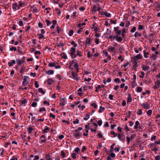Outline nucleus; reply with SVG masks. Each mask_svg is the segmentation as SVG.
Wrapping results in <instances>:
<instances>
[{
	"mask_svg": "<svg viewBox=\"0 0 160 160\" xmlns=\"http://www.w3.org/2000/svg\"><path fill=\"white\" fill-rule=\"evenodd\" d=\"M76 48L72 47L70 48L69 51V54L72 59H74L76 58Z\"/></svg>",
	"mask_w": 160,
	"mask_h": 160,
	"instance_id": "1",
	"label": "nucleus"
},
{
	"mask_svg": "<svg viewBox=\"0 0 160 160\" xmlns=\"http://www.w3.org/2000/svg\"><path fill=\"white\" fill-rule=\"evenodd\" d=\"M72 62L75 69L78 72L79 70V68H78L79 64L78 62L73 60L72 61Z\"/></svg>",
	"mask_w": 160,
	"mask_h": 160,
	"instance_id": "2",
	"label": "nucleus"
},
{
	"mask_svg": "<svg viewBox=\"0 0 160 160\" xmlns=\"http://www.w3.org/2000/svg\"><path fill=\"white\" fill-rule=\"evenodd\" d=\"M119 27H114V31L115 32V35L116 36H119L121 33V31L118 29Z\"/></svg>",
	"mask_w": 160,
	"mask_h": 160,
	"instance_id": "3",
	"label": "nucleus"
},
{
	"mask_svg": "<svg viewBox=\"0 0 160 160\" xmlns=\"http://www.w3.org/2000/svg\"><path fill=\"white\" fill-rule=\"evenodd\" d=\"M118 139L122 142H124L125 137L123 133L118 134Z\"/></svg>",
	"mask_w": 160,
	"mask_h": 160,
	"instance_id": "4",
	"label": "nucleus"
},
{
	"mask_svg": "<svg viewBox=\"0 0 160 160\" xmlns=\"http://www.w3.org/2000/svg\"><path fill=\"white\" fill-rule=\"evenodd\" d=\"M72 78L75 79L76 81H78L79 79L78 76L77 75V73H75L73 71L71 72Z\"/></svg>",
	"mask_w": 160,
	"mask_h": 160,
	"instance_id": "5",
	"label": "nucleus"
},
{
	"mask_svg": "<svg viewBox=\"0 0 160 160\" xmlns=\"http://www.w3.org/2000/svg\"><path fill=\"white\" fill-rule=\"evenodd\" d=\"M141 105L143 108L145 109H149L150 108V105L147 102L143 103L141 104Z\"/></svg>",
	"mask_w": 160,
	"mask_h": 160,
	"instance_id": "6",
	"label": "nucleus"
},
{
	"mask_svg": "<svg viewBox=\"0 0 160 160\" xmlns=\"http://www.w3.org/2000/svg\"><path fill=\"white\" fill-rule=\"evenodd\" d=\"M67 103V100L66 98H62L60 100V104L62 106H64Z\"/></svg>",
	"mask_w": 160,
	"mask_h": 160,
	"instance_id": "7",
	"label": "nucleus"
},
{
	"mask_svg": "<svg viewBox=\"0 0 160 160\" xmlns=\"http://www.w3.org/2000/svg\"><path fill=\"white\" fill-rule=\"evenodd\" d=\"M18 7L19 5H18V4L16 3L13 4L12 5V8L14 11H16L17 10H18Z\"/></svg>",
	"mask_w": 160,
	"mask_h": 160,
	"instance_id": "8",
	"label": "nucleus"
},
{
	"mask_svg": "<svg viewBox=\"0 0 160 160\" xmlns=\"http://www.w3.org/2000/svg\"><path fill=\"white\" fill-rule=\"evenodd\" d=\"M142 69L144 71H148L150 69V67L148 66L143 65L142 66Z\"/></svg>",
	"mask_w": 160,
	"mask_h": 160,
	"instance_id": "9",
	"label": "nucleus"
},
{
	"mask_svg": "<svg viewBox=\"0 0 160 160\" xmlns=\"http://www.w3.org/2000/svg\"><path fill=\"white\" fill-rule=\"evenodd\" d=\"M101 14L102 15H104L106 17L109 18L111 16V14L110 13H108L107 12L105 11H102Z\"/></svg>",
	"mask_w": 160,
	"mask_h": 160,
	"instance_id": "10",
	"label": "nucleus"
},
{
	"mask_svg": "<svg viewBox=\"0 0 160 160\" xmlns=\"http://www.w3.org/2000/svg\"><path fill=\"white\" fill-rule=\"evenodd\" d=\"M158 52H155L152 55L151 58L153 60H155L158 57Z\"/></svg>",
	"mask_w": 160,
	"mask_h": 160,
	"instance_id": "11",
	"label": "nucleus"
},
{
	"mask_svg": "<svg viewBox=\"0 0 160 160\" xmlns=\"http://www.w3.org/2000/svg\"><path fill=\"white\" fill-rule=\"evenodd\" d=\"M50 132V128L48 126H46L45 128L42 131V133H48Z\"/></svg>",
	"mask_w": 160,
	"mask_h": 160,
	"instance_id": "12",
	"label": "nucleus"
},
{
	"mask_svg": "<svg viewBox=\"0 0 160 160\" xmlns=\"http://www.w3.org/2000/svg\"><path fill=\"white\" fill-rule=\"evenodd\" d=\"M45 159L46 160H53V158L50 156L49 154H45Z\"/></svg>",
	"mask_w": 160,
	"mask_h": 160,
	"instance_id": "13",
	"label": "nucleus"
},
{
	"mask_svg": "<svg viewBox=\"0 0 160 160\" xmlns=\"http://www.w3.org/2000/svg\"><path fill=\"white\" fill-rule=\"evenodd\" d=\"M76 58L77 56H78L79 57H81L82 56V52L79 51L77 50L76 51Z\"/></svg>",
	"mask_w": 160,
	"mask_h": 160,
	"instance_id": "14",
	"label": "nucleus"
},
{
	"mask_svg": "<svg viewBox=\"0 0 160 160\" xmlns=\"http://www.w3.org/2000/svg\"><path fill=\"white\" fill-rule=\"evenodd\" d=\"M52 25L50 27L51 29H53L55 28V26L57 23V21L56 20H54L52 21Z\"/></svg>",
	"mask_w": 160,
	"mask_h": 160,
	"instance_id": "15",
	"label": "nucleus"
},
{
	"mask_svg": "<svg viewBox=\"0 0 160 160\" xmlns=\"http://www.w3.org/2000/svg\"><path fill=\"white\" fill-rule=\"evenodd\" d=\"M140 125V124L139 122L138 121H137L135 122V125L134 127V128L135 129H136L138 128V127H139V128H140L139 126Z\"/></svg>",
	"mask_w": 160,
	"mask_h": 160,
	"instance_id": "16",
	"label": "nucleus"
},
{
	"mask_svg": "<svg viewBox=\"0 0 160 160\" xmlns=\"http://www.w3.org/2000/svg\"><path fill=\"white\" fill-rule=\"evenodd\" d=\"M40 138H41V142H44L47 141V139L46 138V137L44 135H42V136L40 137Z\"/></svg>",
	"mask_w": 160,
	"mask_h": 160,
	"instance_id": "17",
	"label": "nucleus"
},
{
	"mask_svg": "<svg viewBox=\"0 0 160 160\" xmlns=\"http://www.w3.org/2000/svg\"><path fill=\"white\" fill-rule=\"evenodd\" d=\"M116 40L117 42H121L122 40V37L118 36H116Z\"/></svg>",
	"mask_w": 160,
	"mask_h": 160,
	"instance_id": "18",
	"label": "nucleus"
},
{
	"mask_svg": "<svg viewBox=\"0 0 160 160\" xmlns=\"http://www.w3.org/2000/svg\"><path fill=\"white\" fill-rule=\"evenodd\" d=\"M28 84V82L27 80V78H24L22 82V84L24 86H26Z\"/></svg>",
	"mask_w": 160,
	"mask_h": 160,
	"instance_id": "19",
	"label": "nucleus"
},
{
	"mask_svg": "<svg viewBox=\"0 0 160 160\" xmlns=\"http://www.w3.org/2000/svg\"><path fill=\"white\" fill-rule=\"evenodd\" d=\"M55 11L56 12V13L57 14L58 16H60L61 14V12L59 10L58 8H55Z\"/></svg>",
	"mask_w": 160,
	"mask_h": 160,
	"instance_id": "20",
	"label": "nucleus"
},
{
	"mask_svg": "<svg viewBox=\"0 0 160 160\" xmlns=\"http://www.w3.org/2000/svg\"><path fill=\"white\" fill-rule=\"evenodd\" d=\"M16 61L14 60H12L11 62H9L8 63V64L9 67H11L13 65L15 64Z\"/></svg>",
	"mask_w": 160,
	"mask_h": 160,
	"instance_id": "21",
	"label": "nucleus"
},
{
	"mask_svg": "<svg viewBox=\"0 0 160 160\" xmlns=\"http://www.w3.org/2000/svg\"><path fill=\"white\" fill-rule=\"evenodd\" d=\"M108 50L109 52H113L116 49L115 47H113L112 46L109 47L108 48Z\"/></svg>",
	"mask_w": 160,
	"mask_h": 160,
	"instance_id": "22",
	"label": "nucleus"
},
{
	"mask_svg": "<svg viewBox=\"0 0 160 160\" xmlns=\"http://www.w3.org/2000/svg\"><path fill=\"white\" fill-rule=\"evenodd\" d=\"M31 10L33 12L35 13L38 11V9L36 6H33L32 7Z\"/></svg>",
	"mask_w": 160,
	"mask_h": 160,
	"instance_id": "23",
	"label": "nucleus"
},
{
	"mask_svg": "<svg viewBox=\"0 0 160 160\" xmlns=\"http://www.w3.org/2000/svg\"><path fill=\"white\" fill-rule=\"evenodd\" d=\"M132 101V97L130 94H129L128 95V97L127 99V103L129 102H131Z\"/></svg>",
	"mask_w": 160,
	"mask_h": 160,
	"instance_id": "24",
	"label": "nucleus"
},
{
	"mask_svg": "<svg viewBox=\"0 0 160 160\" xmlns=\"http://www.w3.org/2000/svg\"><path fill=\"white\" fill-rule=\"evenodd\" d=\"M91 38H87L86 41V44L89 45L91 43Z\"/></svg>",
	"mask_w": 160,
	"mask_h": 160,
	"instance_id": "25",
	"label": "nucleus"
},
{
	"mask_svg": "<svg viewBox=\"0 0 160 160\" xmlns=\"http://www.w3.org/2000/svg\"><path fill=\"white\" fill-rule=\"evenodd\" d=\"M53 80L52 78H49L47 80L48 84H51L53 82Z\"/></svg>",
	"mask_w": 160,
	"mask_h": 160,
	"instance_id": "26",
	"label": "nucleus"
},
{
	"mask_svg": "<svg viewBox=\"0 0 160 160\" xmlns=\"http://www.w3.org/2000/svg\"><path fill=\"white\" fill-rule=\"evenodd\" d=\"M142 58V57L141 54H139L136 56L135 57V58L136 59H141Z\"/></svg>",
	"mask_w": 160,
	"mask_h": 160,
	"instance_id": "27",
	"label": "nucleus"
},
{
	"mask_svg": "<svg viewBox=\"0 0 160 160\" xmlns=\"http://www.w3.org/2000/svg\"><path fill=\"white\" fill-rule=\"evenodd\" d=\"M61 56H62V58L65 59H67L68 58V57L67 56V55L65 53L63 52L61 54Z\"/></svg>",
	"mask_w": 160,
	"mask_h": 160,
	"instance_id": "28",
	"label": "nucleus"
},
{
	"mask_svg": "<svg viewBox=\"0 0 160 160\" xmlns=\"http://www.w3.org/2000/svg\"><path fill=\"white\" fill-rule=\"evenodd\" d=\"M91 29H93L95 32H97V31H98V28L95 26L94 24L92 25V27L91 28Z\"/></svg>",
	"mask_w": 160,
	"mask_h": 160,
	"instance_id": "29",
	"label": "nucleus"
},
{
	"mask_svg": "<svg viewBox=\"0 0 160 160\" xmlns=\"http://www.w3.org/2000/svg\"><path fill=\"white\" fill-rule=\"evenodd\" d=\"M54 72L53 70H49L46 71V73L48 75H52L53 74Z\"/></svg>",
	"mask_w": 160,
	"mask_h": 160,
	"instance_id": "30",
	"label": "nucleus"
},
{
	"mask_svg": "<svg viewBox=\"0 0 160 160\" xmlns=\"http://www.w3.org/2000/svg\"><path fill=\"white\" fill-rule=\"evenodd\" d=\"M141 33L140 32H136L134 34V37L136 38L138 37H141Z\"/></svg>",
	"mask_w": 160,
	"mask_h": 160,
	"instance_id": "31",
	"label": "nucleus"
},
{
	"mask_svg": "<svg viewBox=\"0 0 160 160\" xmlns=\"http://www.w3.org/2000/svg\"><path fill=\"white\" fill-rule=\"evenodd\" d=\"M90 118V115L89 113H88L85 115V117L83 118V119L85 121L88 120Z\"/></svg>",
	"mask_w": 160,
	"mask_h": 160,
	"instance_id": "32",
	"label": "nucleus"
},
{
	"mask_svg": "<svg viewBox=\"0 0 160 160\" xmlns=\"http://www.w3.org/2000/svg\"><path fill=\"white\" fill-rule=\"evenodd\" d=\"M105 108L104 107H102V106L100 107L98 111V112L99 113H101L104 111Z\"/></svg>",
	"mask_w": 160,
	"mask_h": 160,
	"instance_id": "33",
	"label": "nucleus"
},
{
	"mask_svg": "<svg viewBox=\"0 0 160 160\" xmlns=\"http://www.w3.org/2000/svg\"><path fill=\"white\" fill-rule=\"evenodd\" d=\"M137 113L138 115H140L142 113V111L141 109H139L137 111Z\"/></svg>",
	"mask_w": 160,
	"mask_h": 160,
	"instance_id": "34",
	"label": "nucleus"
},
{
	"mask_svg": "<svg viewBox=\"0 0 160 160\" xmlns=\"http://www.w3.org/2000/svg\"><path fill=\"white\" fill-rule=\"evenodd\" d=\"M55 65V62H49L48 64V66L50 67H54Z\"/></svg>",
	"mask_w": 160,
	"mask_h": 160,
	"instance_id": "35",
	"label": "nucleus"
},
{
	"mask_svg": "<svg viewBox=\"0 0 160 160\" xmlns=\"http://www.w3.org/2000/svg\"><path fill=\"white\" fill-rule=\"evenodd\" d=\"M73 34V31L72 29L70 30L68 32V34L70 36H72Z\"/></svg>",
	"mask_w": 160,
	"mask_h": 160,
	"instance_id": "36",
	"label": "nucleus"
},
{
	"mask_svg": "<svg viewBox=\"0 0 160 160\" xmlns=\"http://www.w3.org/2000/svg\"><path fill=\"white\" fill-rule=\"evenodd\" d=\"M33 130V129L32 127H29L28 128V133L29 134L32 133Z\"/></svg>",
	"mask_w": 160,
	"mask_h": 160,
	"instance_id": "37",
	"label": "nucleus"
},
{
	"mask_svg": "<svg viewBox=\"0 0 160 160\" xmlns=\"http://www.w3.org/2000/svg\"><path fill=\"white\" fill-rule=\"evenodd\" d=\"M116 36H113L112 35H110L109 36V38H110L111 41L114 40L116 38Z\"/></svg>",
	"mask_w": 160,
	"mask_h": 160,
	"instance_id": "38",
	"label": "nucleus"
},
{
	"mask_svg": "<svg viewBox=\"0 0 160 160\" xmlns=\"http://www.w3.org/2000/svg\"><path fill=\"white\" fill-rule=\"evenodd\" d=\"M144 56L145 58H147L148 57V55L149 54L148 52H146L145 50L143 51Z\"/></svg>",
	"mask_w": 160,
	"mask_h": 160,
	"instance_id": "39",
	"label": "nucleus"
},
{
	"mask_svg": "<svg viewBox=\"0 0 160 160\" xmlns=\"http://www.w3.org/2000/svg\"><path fill=\"white\" fill-rule=\"evenodd\" d=\"M26 68L25 67H22L21 68L20 71V73H22L24 72Z\"/></svg>",
	"mask_w": 160,
	"mask_h": 160,
	"instance_id": "40",
	"label": "nucleus"
},
{
	"mask_svg": "<svg viewBox=\"0 0 160 160\" xmlns=\"http://www.w3.org/2000/svg\"><path fill=\"white\" fill-rule=\"evenodd\" d=\"M54 67L56 69H59L61 68V66L59 65L57 62H55V65Z\"/></svg>",
	"mask_w": 160,
	"mask_h": 160,
	"instance_id": "41",
	"label": "nucleus"
},
{
	"mask_svg": "<svg viewBox=\"0 0 160 160\" xmlns=\"http://www.w3.org/2000/svg\"><path fill=\"white\" fill-rule=\"evenodd\" d=\"M115 143H114L110 147V152H113V150L114 149V146L115 145Z\"/></svg>",
	"mask_w": 160,
	"mask_h": 160,
	"instance_id": "42",
	"label": "nucleus"
},
{
	"mask_svg": "<svg viewBox=\"0 0 160 160\" xmlns=\"http://www.w3.org/2000/svg\"><path fill=\"white\" fill-rule=\"evenodd\" d=\"M91 106L94 108V109L97 108L98 105L96 104L95 103L92 102L91 104Z\"/></svg>",
	"mask_w": 160,
	"mask_h": 160,
	"instance_id": "43",
	"label": "nucleus"
},
{
	"mask_svg": "<svg viewBox=\"0 0 160 160\" xmlns=\"http://www.w3.org/2000/svg\"><path fill=\"white\" fill-rule=\"evenodd\" d=\"M152 113V110H149L147 112V114L148 116H150Z\"/></svg>",
	"mask_w": 160,
	"mask_h": 160,
	"instance_id": "44",
	"label": "nucleus"
},
{
	"mask_svg": "<svg viewBox=\"0 0 160 160\" xmlns=\"http://www.w3.org/2000/svg\"><path fill=\"white\" fill-rule=\"evenodd\" d=\"M142 91V88L140 87H138L137 88V91L138 92H141Z\"/></svg>",
	"mask_w": 160,
	"mask_h": 160,
	"instance_id": "45",
	"label": "nucleus"
},
{
	"mask_svg": "<svg viewBox=\"0 0 160 160\" xmlns=\"http://www.w3.org/2000/svg\"><path fill=\"white\" fill-rule=\"evenodd\" d=\"M74 136L76 138H78V137H80L81 136L80 134L77 132H75H75L74 133Z\"/></svg>",
	"mask_w": 160,
	"mask_h": 160,
	"instance_id": "46",
	"label": "nucleus"
},
{
	"mask_svg": "<svg viewBox=\"0 0 160 160\" xmlns=\"http://www.w3.org/2000/svg\"><path fill=\"white\" fill-rule=\"evenodd\" d=\"M45 22L46 23L47 26H49L51 24V21L48 19L46 20Z\"/></svg>",
	"mask_w": 160,
	"mask_h": 160,
	"instance_id": "47",
	"label": "nucleus"
},
{
	"mask_svg": "<svg viewBox=\"0 0 160 160\" xmlns=\"http://www.w3.org/2000/svg\"><path fill=\"white\" fill-rule=\"evenodd\" d=\"M38 91L39 92L41 93L42 94H44L45 93V92L43 90L42 88H39L38 89Z\"/></svg>",
	"mask_w": 160,
	"mask_h": 160,
	"instance_id": "48",
	"label": "nucleus"
},
{
	"mask_svg": "<svg viewBox=\"0 0 160 160\" xmlns=\"http://www.w3.org/2000/svg\"><path fill=\"white\" fill-rule=\"evenodd\" d=\"M71 44L73 45L74 46V48H76L78 44L77 43H75V42L72 41L71 42Z\"/></svg>",
	"mask_w": 160,
	"mask_h": 160,
	"instance_id": "49",
	"label": "nucleus"
},
{
	"mask_svg": "<svg viewBox=\"0 0 160 160\" xmlns=\"http://www.w3.org/2000/svg\"><path fill=\"white\" fill-rule=\"evenodd\" d=\"M16 62L19 65L22 64V61L19 59L17 60Z\"/></svg>",
	"mask_w": 160,
	"mask_h": 160,
	"instance_id": "50",
	"label": "nucleus"
},
{
	"mask_svg": "<svg viewBox=\"0 0 160 160\" xmlns=\"http://www.w3.org/2000/svg\"><path fill=\"white\" fill-rule=\"evenodd\" d=\"M114 81L117 83H119L121 82L120 79L119 78H116L114 79Z\"/></svg>",
	"mask_w": 160,
	"mask_h": 160,
	"instance_id": "51",
	"label": "nucleus"
},
{
	"mask_svg": "<svg viewBox=\"0 0 160 160\" xmlns=\"http://www.w3.org/2000/svg\"><path fill=\"white\" fill-rule=\"evenodd\" d=\"M110 133L112 135H113L114 137H115L117 136V134L113 131H111Z\"/></svg>",
	"mask_w": 160,
	"mask_h": 160,
	"instance_id": "52",
	"label": "nucleus"
},
{
	"mask_svg": "<svg viewBox=\"0 0 160 160\" xmlns=\"http://www.w3.org/2000/svg\"><path fill=\"white\" fill-rule=\"evenodd\" d=\"M101 88V86L100 85H98V86L96 87V90L95 91L96 92H98V89H100Z\"/></svg>",
	"mask_w": 160,
	"mask_h": 160,
	"instance_id": "53",
	"label": "nucleus"
},
{
	"mask_svg": "<svg viewBox=\"0 0 160 160\" xmlns=\"http://www.w3.org/2000/svg\"><path fill=\"white\" fill-rule=\"evenodd\" d=\"M108 156H110V158H114L115 157L116 155L114 153L112 152Z\"/></svg>",
	"mask_w": 160,
	"mask_h": 160,
	"instance_id": "54",
	"label": "nucleus"
},
{
	"mask_svg": "<svg viewBox=\"0 0 160 160\" xmlns=\"http://www.w3.org/2000/svg\"><path fill=\"white\" fill-rule=\"evenodd\" d=\"M150 92L148 90H146L145 92H143L142 94L143 95H145L146 94H148Z\"/></svg>",
	"mask_w": 160,
	"mask_h": 160,
	"instance_id": "55",
	"label": "nucleus"
},
{
	"mask_svg": "<svg viewBox=\"0 0 160 160\" xmlns=\"http://www.w3.org/2000/svg\"><path fill=\"white\" fill-rule=\"evenodd\" d=\"M43 34H40L39 35V36L38 37V38L39 39H43L44 38V36L43 35Z\"/></svg>",
	"mask_w": 160,
	"mask_h": 160,
	"instance_id": "56",
	"label": "nucleus"
},
{
	"mask_svg": "<svg viewBox=\"0 0 160 160\" xmlns=\"http://www.w3.org/2000/svg\"><path fill=\"white\" fill-rule=\"evenodd\" d=\"M141 75H140L139 76V77L140 78H143L144 76L145 75V73H144L143 72H141Z\"/></svg>",
	"mask_w": 160,
	"mask_h": 160,
	"instance_id": "57",
	"label": "nucleus"
},
{
	"mask_svg": "<svg viewBox=\"0 0 160 160\" xmlns=\"http://www.w3.org/2000/svg\"><path fill=\"white\" fill-rule=\"evenodd\" d=\"M79 122V120L78 119H77L75 121H73V123L74 124H78Z\"/></svg>",
	"mask_w": 160,
	"mask_h": 160,
	"instance_id": "58",
	"label": "nucleus"
},
{
	"mask_svg": "<svg viewBox=\"0 0 160 160\" xmlns=\"http://www.w3.org/2000/svg\"><path fill=\"white\" fill-rule=\"evenodd\" d=\"M43 103L48 106H49L50 105L49 102L48 101L46 100L44 101H43Z\"/></svg>",
	"mask_w": 160,
	"mask_h": 160,
	"instance_id": "59",
	"label": "nucleus"
},
{
	"mask_svg": "<svg viewBox=\"0 0 160 160\" xmlns=\"http://www.w3.org/2000/svg\"><path fill=\"white\" fill-rule=\"evenodd\" d=\"M102 52L103 54L105 55V56L106 57H107V56L108 55V52L105 50H103Z\"/></svg>",
	"mask_w": 160,
	"mask_h": 160,
	"instance_id": "60",
	"label": "nucleus"
},
{
	"mask_svg": "<svg viewBox=\"0 0 160 160\" xmlns=\"http://www.w3.org/2000/svg\"><path fill=\"white\" fill-rule=\"evenodd\" d=\"M78 107L79 108H81L82 110L85 108V106L84 105H82L81 104L79 105Z\"/></svg>",
	"mask_w": 160,
	"mask_h": 160,
	"instance_id": "61",
	"label": "nucleus"
},
{
	"mask_svg": "<svg viewBox=\"0 0 160 160\" xmlns=\"http://www.w3.org/2000/svg\"><path fill=\"white\" fill-rule=\"evenodd\" d=\"M155 84L158 85V87H160V80H157L155 82Z\"/></svg>",
	"mask_w": 160,
	"mask_h": 160,
	"instance_id": "62",
	"label": "nucleus"
},
{
	"mask_svg": "<svg viewBox=\"0 0 160 160\" xmlns=\"http://www.w3.org/2000/svg\"><path fill=\"white\" fill-rule=\"evenodd\" d=\"M101 36V34L98 33L97 32H95V36L97 38H99Z\"/></svg>",
	"mask_w": 160,
	"mask_h": 160,
	"instance_id": "63",
	"label": "nucleus"
},
{
	"mask_svg": "<svg viewBox=\"0 0 160 160\" xmlns=\"http://www.w3.org/2000/svg\"><path fill=\"white\" fill-rule=\"evenodd\" d=\"M10 50L11 51H16L17 48L16 47H12L10 49Z\"/></svg>",
	"mask_w": 160,
	"mask_h": 160,
	"instance_id": "64",
	"label": "nucleus"
}]
</instances>
